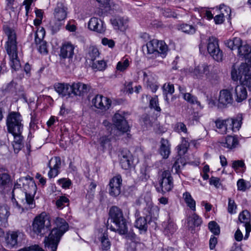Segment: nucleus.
I'll return each mask as SVG.
<instances>
[{"mask_svg": "<svg viewBox=\"0 0 251 251\" xmlns=\"http://www.w3.org/2000/svg\"><path fill=\"white\" fill-rule=\"evenodd\" d=\"M110 21L115 29L119 30L121 31H125L127 28V22L123 18H114L111 19Z\"/></svg>", "mask_w": 251, "mask_h": 251, "instance_id": "7c9ffc66", "label": "nucleus"}, {"mask_svg": "<svg viewBox=\"0 0 251 251\" xmlns=\"http://www.w3.org/2000/svg\"><path fill=\"white\" fill-rule=\"evenodd\" d=\"M251 52V47L248 45L245 44L240 45L238 50V55L241 57L247 58Z\"/></svg>", "mask_w": 251, "mask_h": 251, "instance_id": "c03bdc74", "label": "nucleus"}, {"mask_svg": "<svg viewBox=\"0 0 251 251\" xmlns=\"http://www.w3.org/2000/svg\"><path fill=\"white\" fill-rule=\"evenodd\" d=\"M23 233L19 231H12L7 235L6 238V242L8 247L10 248H12L17 246L18 244V238L23 236Z\"/></svg>", "mask_w": 251, "mask_h": 251, "instance_id": "c756f323", "label": "nucleus"}, {"mask_svg": "<svg viewBox=\"0 0 251 251\" xmlns=\"http://www.w3.org/2000/svg\"><path fill=\"white\" fill-rule=\"evenodd\" d=\"M149 107L151 109H153L157 112H161V109L159 106L158 96L154 95L152 97H150Z\"/></svg>", "mask_w": 251, "mask_h": 251, "instance_id": "37998d69", "label": "nucleus"}, {"mask_svg": "<svg viewBox=\"0 0 251 251\" xmlns=\"http://www.w3.org/2000/svg\"><path fill=\"white\" fill-rule=\"evenodd\" d=\"M160 144L159 153L163 159H167L171 153V144L167 139L163 138L161 139Z\"/></svg>", "mask_w": 251, "mask_h": 251, "instance_id": "bb28decb", "label": "nucleus"}, {"mask_svg": "<svg viewBox=\"0 0 251 251\" xmlns=\"http://www.w3.org/2000/svg\"><path fill=\"white\" fill-rule=\"evenodd\" d=\"M242 44V41L239 37H234L225 42L226 47L231 50H238Z\"/></svg>", "mask_w": 251, "mask_h": 251, "instance_id": "4c0bfd02", "label": "nucleus"}, {"mask_svg": "<svg viewBox=\"0 0 251 251\" xmlns=\"http://www.w3.org/2000/svg\"><path fill=\"white\" fill-rule=\"evenodd\" d=\"M236 205L234 201L230 198L228 199V212L230 214L236 213Z\"/></svg>", "mask_w": 251, "mask_h": 251, "instance_id": "774afa93", "label": "nucleus"}, {"mask_svg": "<svg viewBox=\"0 0 251 251\" xmlns=\"http://www.w3.org/2000/svg\"><path fill=\"white\" fill-rule=\"evenodd\" d=\"M91 86L82 82H73L71 84L72 98L76 97H83L89 91Z\"/></svg>", "mask_w": 251, "mask_h": 251, "instance_id": "4468645a", "label": "nucleus"}, {"mask_svg": "<svg viewBox=\"0 0 251 251\" xmlns=\"http://www.w3.org/2000/svg\"><path fill=\"white\" fill-rule=\"evenodd\" d=\"M92 103L99 112L105 113L111 107L112 100L106 97L97 94L92 100Z\"/></svg>", "mask_w": 251, "mask_h": 251, "instance_id": "f8f14e48", "label": "nucleus"}, {"mask_svg": "<svg viewBox=\"0 0 251 251\" xmlns=\"http://www.w3.org/2000/svg\"><path fill=\"white\" fill-rule=\"evenodd\" d=\"M163 95L165 101L169 102L168 95H172L175 92V87L173 84L171 82H167L163 84L162 87Z\"/></svg>", "mask_w": 251, "mask_h": 251, "instance_id": "e433bc0d", "label": "nucleus"}, {"mask_svg": "<svg viewBox=\"0 0 251 251\" xmlns=\"http://www.w3.org/2000/svg\"><path fill=\"white\" fill-rule=\"evenodd\" d=\"M120 164L123 169L125 170H130L133 166L132 155L130 152L123 155L121 158Z\"/></svg>", "mask_w": 251, "mask_h": 251, "instance_id": "cd10ccee", "label": "nucleus"}, {"mask_svg": "<svg viewBox=\"0 0 251 251\" xmlns=\"http://www.w3.org/2000/svg\"><path fill=\"white\" fill-rule=\"evenodd\" d=\"M192 223L195 226H199L202 223L201 218L196 213H193L191 217L188 218V223Z\"/></svg>", "mask_w": 251, "mask_h": 251, "instance_id": "6e6d98bb", "label": "nucleus"}, {"mask_svg": "<svg viewBox=\"0 0 251 251\" xmlns=\"http://www.w3.org/2000/svg\"><path fill=\"white\" fill-rule=\"evenodd\" d=\"M35 193V189H33L32 192H25L26 202L31 209L34 208L35 206V203L33 202Z\"/></svg>", "mask_w": 251, "mask_h": 251, "instance_id": "49530a36", "label": "nucleus"}, {"mask_svg": "<svg viewBox=\"0 0 251 251\" xmlns=\"http://www.w3.org/2000/svg\"><path fill=\"white\" fill-rule=\"evenodd\" d=\"M54 88L59 96L66 98H72L71 85L66 83H55Z\"/></svg>", "mask_w": 251, "mask_h": 251, "instance_id": "f3484780", "label": "nucleus"}, {"mask_svg": "<svg viewBox=\"0 0 251 251\" xmlns=\"http://www.w3.org/2000/svg\"><path fill=\"white\" fill-rule=\"evenodd\" d=\"M129 66V61L126 58L119 61L116 65V70L121 72H124L128 68Z\"/></svg>", "mask_w": 251, "mask_h": 251, "instance_id": "8fccbe9b", "label": "nucleus"}, {"mask_svg": "<svg viewBox=\"0 0 251 251\" xmlns=\"http://www.w3.org/2000/svg\"><path fill=\"white\" fill-rule=\"evenodd\" d=\"M177 29L185 34L189 35L194 34L197 30V25H190L187 23H182L177 25Z\"/></svg>", "mask_w": 251, "mask_h": 251, "instance_id": "473e14b6", "label": "nucleus"}, {"mask_svg": "<svg viewBox=\"0 0 251 251\" xmlns=\"http://www.w3.org/2000/svg\"><path fill=\"white\" fill-rule=\"evenodd\" d=\"M189 143L184 137L181 138V144L177 146V152L179 154H185L187 151Z\"/></svg>", "mask_w": 251, "mask_h": 251, "instance_id": "603ef678", "label": "nucleus"}, {"mask_svg": "<svg viewBox=\"0 0 251 251\" xmlns=\"http://www.w3.org/2000/svg\"><path fill=\"white\" fill-rule=\"evenodd\" d=\"M240 66H239L238 71L235 68H232L231 72V76L232 79L235 81H237L239 80L240 82V79H242L244 74H242L243 72L240 70Z\"/></svg>", "mask_w": 251, "mask_h": 251, "instance_id": "864d4df0", "label": "nucleus"}, {"mask_svg": "<svg viewBox=\"0 0 251 251\" xmlns=\"http://www.w3.org/2000/svg\"><path fill=\"white\" fill-rule=\"evenodd\" d=\"M18 83L12 79L9 82L3 85L1 88V92L4 95H11L12 96H19L27 101V97L23 86L17 88Z\"/></svg>", "mask_w": 251, "mask_h": 251, "instance_id": "1a4fd4ad", "label": "nucleus"}, {"mask_svg": "<svg viewBox=\"0 0 251 251\" xmlns=\"http://www.w3.org/2000/svg\"><path fill=\"white\" fill-rule=\"evenodd\" d=\"M158 211L159 209L156 206L153 205L151 202L148 201L144 209L143 216L139 217V211H136L135 216L137 218L135 222V227L139 229L140 233L146 232L148 225L152 221L153 217L157 214Z\"/></svg>", "mask_w": 251, "mask_h": 251, "instance_id": "20e7f679", "label": "nucleus"}, {"mask_svg": "<svg viewBox=\"0 0 251 251\" xmlns=\"http://www.w3.org/2000/svg\"><path fill=\"white\" fill-rule=\"evenodd\" d=\"M220 146L226 148L228 151L235 149L239 144L238 137L236 135H227L225 140L219 142Z\"/></svg>", "mask_w": 251, "mask_h": 251, "instance_id": "4be33fe9", "label": "nucleus"}, {"mask_svg": "<svg viewBox=\"0 0 251 251\" xmlns=\"http://www.w3.org/2000/svg\"><path fill=\"white\" fill-rule=\"evenodd\" d=\"M183 198L188 206L193 211H196V201L192 197L191 194L187 192L183 193Z\"/></svg>", "mask_w": 251, "mask_h": 251, "instance_id": "79ce46f5", "label": "nucleus"}, {"mask_svg": "<svg viewBox=\"0 0 251 251\" xmlns=\"http://www.w3.org/2000/svg\"><path fill=\"white\" fill-rule=\"evenodd\" d=\"M109 221L114 226L109 224L107 227L112 231L118 232L120 234H125L127 232L126 221L124 218L122 210L117 206H112L109 210Z\"/></svg>", "mask_w": 251, "mask_h": 251, "instance_id": "39448f33", "label": "nucleus"}, {"mask_svg": "<svg viewBox=\"0 0 251 251\" xmlns=\"http://www.w3.org/2000/svg\"><path fill=\"white\" fill-rule=\"evenodd\" d=\"M11 182V176L7 173H0V186L7 187Z\"/></svg>", "mask_w": 251, "mask_h": 251, "instance_id": "a18cd8bd", "label": "nucleus"}, {"mask_svg": "<svg viewBox=\"0 0 251 251\" xmlns=\"http://www.w3.org/2000/svg\"><path fill=\"white\" fill-rule=\"evenodd\" d=\"M231 167L235 171H237L241 169L244 172L246 168L244 161L242 160L233 161Z\"/></svg>", "mask_w": 251, "mask_h": 251, "instance_id": "5fc2aeb1", "label": "nucleus"}, {"mask_svg": "<svg viewBox=\"0 0 251 251\" xmlns=\"http://www.w3.org/2000/svg\"><path fill=\"white\" fill-rule=\"evenodd\" d=\"M162 15L166 18L176 17V14L169 8H164L163 9Z\"/></svg>", "mask_w": 251, "mask_h": 251, "instance_id": "0e129e2a", "label": "nucleus"}, {"mask_svg": "<svg viewBox=\"0 0 251 251\" xmlns=\"http://www.w3.org/2000/svg\"><path fill=\"white\" fill-rule=\"evenodd\" d=\"M88 54V59L92 61H94L96 59L97 57H99L100 52L96 47L91 46L89 48Z\"/></svg>", "mask_w": 251, "mask_h": 251, "instance_id": "de8ad7c7", "label": "nucleus"}, {"mask_svg": "<svg viewBox=\"0 0 251 251\" xmlns=\"http://www.w3.org/2000/svg\"><path fill=\"white\" fill-rule=\"evenodd\" d=\"M238 219L240 223L244 224L246 229L245 239H247L251 231L250 213L247 210H243L239 214Z\"/></svg>", "mask_w": 251, "mask_h": 251, "instance_id": "aec40b11", "label": "nucleus"}, {"mask_svg": "<svg viewBox=\"0 0 251 251\" xmlns=\"http://www.w3.org/2000/svg\"><path fill=\"white\" fill-rule=\"evenodd\" d=\"M35 43L36 45H39L38 50L40 53L46 54L48 53L47 42L39 38L37 33L35 36Z\"/></svg>", "mask_w": 251, "mask_h": 251, "instance_id": "ea45409f", "label": "nucleus"}, {"mask_svg": "<svg viewBox=\"0 0 251 251\" xmlns=\"http://www.w3.org/2000/svg\"><path fill=\"white\" fill-rule=\"evenodd\" d=\"M240 70L244 74L242 79H240V83L244 87H247L249 91L251 92V74L249 67L246 64L242 63L240 65Z\"/></svg>", "mask_w": 251, "mask_h": 251, "instance_id": "dca6fc26", "label": "nucleus"}, {"mask_svg": "<svg viewBox=\"0 0 251 251\" xmlns=\"http://www.w3.org/2000/svg\"><path fill=\"white\" fill-rule=\"evenodd\" d=\"M140 122L143 128H147L148 127L151 126H152L150 116L147 114L142 115L140 119Z\"/></svg>", "mask_w": 251, "mask_h": 251, "instance_id": "09e8293b", "label": "nucleus"}, {"mask_svg": "<svg viewBox=\"0 0 251 251\" xmlns=\"http://www.w3.org/2000/svg\"><path fill=\"white\" fill-rule=\"evenodd\" d=\"M114 127L122 134L130 131V127L125 116L119 112H116L112 117Z\"/></svg>", "mask_w": 251, "mask_h": 251, "instance_id": "9b49d317", "label": "nucleus"}, {"mask_svg": "<svg viewBox=\"0 0 251 251\" xmlns=\"http://www.w3.org/2000/svg\"><path fill=\"white\" fill-rule=\"evenodd\" d=\"M248 97V93L245 87L241 84L237 85L235 88V99L236 102H241Z\"/></svg>", "mask_w": 251, "mask_h": 251, "instance_id": "c85d7f7f", "label": "nucleus"}, {"mask_svg": "<svg viewBox=\"0 0 251 251\" xmlns=\"http://www.w3.org/2000/svg\"><path fill=\"white\" fill-rule=\"evenodd\" d=\"M111 139L108 136H102L99 139V143L103 149L110 144Z\"/></svg>", "mask_w": 251, "mask_h": 251, "instance_id": "e2e57ef3", "label": "nucleus"}, {"mask_svg": "<svg viewBox=\"0 0 251 251\" xmlns=\"http://www.w3.org/2000/svg\"><path fill=\"white\" fill-rule=\"evenodd\" d=\"M3 30L7 37L4 48L9 57V64L12 73H13L21 68V64L18 57L17 34L15 29L7 25L3 26Z\"/></svg>", "mask_w": 251, "mask_h": 251, "instance_id": "f03ea898", "label": "nucleus"}, {"mask_svg": "<svg viewBox=\"0 0 251 251\" xmlns=\"http://www.w3.org/2000/svg\"><path fill=\"white\" fill-rule=\"evenodd\" d=\"M215 8L219 11V14L221 16H223L224 18H226L228 22L230 21L231 19V9L229 6L222 3L218 6H216Z\"/></svg>", "mask_w": 251, "mask_h": 251, "instance_id": "72a5a7b5", "label": "nucleus"}, {"mask_svg": "<svg viewBox=\"0 0 251 251\" xmlns=\"http://www.w3.org/2000/svg\"><path fill=\"white\" fill-rule=\"evenodd\" d=\"M237 188H249L251 185L249 181H246L244 179H239L237 182Z\"/></svg>", "mask_w": 251, "mask_h": 251, "instance_id": "69168bd1", "label": "nucleus"}, {"mask_svg": "<svg viewBox=\"0 0 251 251\" xmlns=\"http://www.w3.org/2000/svg\"><path fill=\"white\" fill-rule=\"evenodd\" d=\"M54 223L56 226L51 230L48 236L45 237L44 241L45 248L50 249L51 251H56L61 237L69 228L68 224L63 218H57Z\"/></svg>", "mask_w": 251, "mask_h": 251, "instance_id": "7ed1b4c3", "label": "nucleus"}, {"mask_svg": "<svg viewBox=\"0 0 251 251\" xmlns=\"http://www.w3.org/2000/svg\"><path fill=\"white\" fill-rule=\"evenodd\" d=\"M233 99L231 92L227 89H223L220 91L218 99V107L225 108L227 104L233 103Z\"/></svg>", "mask_w": 251, "mask_h": 251, "instance_id": "2eb2a0df", "label": "nucleus"}, {"mask_svg": "<svg viewBox=\"0 0 251 251\" xmlns=\"http://www.w3.org/2000/svg\"><path fill=\"white\" fill-rule=\"evenodd\" d=\"M147 49V55L148 59H154L160 57L165 58L169 50L168 45L163 40L152 39L148 42L143 48Z\"/></svg>", "mask_w": 251, "mask_h": 251, "instance_id": "0eeeda50", "label": "nucleus"}, {"mask_svg": "<svg viewBox=\"0 0 251 251\" xmlns=\"http://www.w3.org/2000/svg\"><path fill=\"white\" fill-rule=\"evenodd\" d=\"M215 123L217 128L218 129L219 133L220 134L226 133L229 127L227 119L222 120L218 118L215 121Z\"/></svg>", "mask_w": 251, "mask_h": 251, "instance_id": "58836bf2", "label": "nucleus"}, {"mask_svg": "<svg viewBox=\"0 0 251 251\" xmlns=\"http://www.w3.org/2000/svg\"><path fill=\"white\" fill-rule=\"evenodd\" d=\"M89 29L99 33L105 32L106 27L103 21L96 17L91 18L88 24Z\"/></svg>", "mask_w": 251, "mask_h": 251, "instance_id": "6ab92c4d", "label": "nucleus"}, {"mask_svg": "<svg viewBox=\"0 0 251 251\" xmlns=\"http://www.w3.org/2000/svg\"><path fill=\"white\" fill-rule=\"evenodd\" d=\"M67 7L62 2H58L54 9V18L58 22L64 21L67 18Z\"/></svg>", "mask_w": 251, "mask_h": 251, "instance_id": "b1692460", "label": "nucleus"}, {"mask_svg": "<svg viewBox=\"0 0 251 251\" xmlns=\"http://www.w3.org/2000/svg\"><path fill=\"white\" fill-rule=\"evenodd\" d=\"M122 176L118 174L111 178L109 182L110 188H121L122 186Z\"/></svg>", "mask_w": 251, "mask_h": 251, "instance_id": "a19ab883", "label": "nucleus"}, {"mask_svg": "<svg viewBox=\"0 0 251 251\" xmlns=\"http://www.w3.org/2000/svg\"><path fill=\"white\" fill-rule=\"evenodd\" d=\"M75 46L70 42L63 43L60 47L58 53L60 63L64 64L65 66L69 67L73 62L74 55Z\"/></svg>", "mask_w": 251, "mask_h": 251, "instance_id": "6e6552de", "label": "nucleus"}, {"mask_svg": "<svg viewBox=\"0 0 251 251\" xmlns=\"http://www.w3.org/2000/svg\"><path fill=\"white\" fill-rule=\"evenodd\" d=\"M13 188H37V186L33 178L27 176L18 179Z\"/></svg>", "mask_w": 251, "mask_h": 251, "instance_id": "a211bd4d", "label": "nucleus"}, {"mask_svg": "<svg viewBox=\"0 0 251 251\" xmlns=\"http://www.w3.org/2000/svg\"><path fill=\"white\" fill-rule=\"evenodd\" d=\"M10 208L6 204L0 205V226H8V218L10 215Z\"/></svg>", "mask_w": 251, "mask_h": 251, "instance_id": "393cba45", "label": "nucleus"}, {"mask_svg": "<svg viewBox=\"0 0 251 251\" xmlns=\"http://www.w3.org/2000/svg\"><path fill=\"white\" fill-rule=\"evenodd\" d=\"M159 184L161 188H173V178L169 171L163 172L161 178L159 180Z\"/></svg>", "mask_w": 251, "mask_h": 251, "instance_id": "5701e85b", "label": "nucleus"}, {"mask_svg": "<svg viewBox=\"0 0 251 251\" xmlns=\"http://www.w3.org/2000/svg\"><path fill=\"white\" fill-rule=\"evenodd\" d=\"M164 234L168 237H170L176 230V226L172 221L169 220L167 222H164Z\"/></svg>", "mask_w": 251, "mask_h": 251, "instance_id": "f704fd0d", "label": "nucleus"}, {"mask_svg": "<svg viewBox=\"0 0 251 251\" xmlns=\"http://www.w3.org/2000/svg\"><path fill=\"white\" fill-rule=\"evenodd\" d=\"M184 99L191 104H197L198 106H201V102L198 101L197 98L191 95L190 93H186L183 96Z\"/></svg>", "mask_w": 251, "mask_h": 251, "instance_id": "3c124183", "label": "nucleus"}, {"mask_svg": "<svg viewBox=\"0 0 251 251\" xmlns=\"http://www.w3.org/2000/svg\"><path fill=\"white\" fill-rule=\"evenodd\" d=\"M207 50L210 55L217 62H222L224 58V52L220 49L218 39L214 36L209 37Z\"/></svg>", "mask_w": 251, "mask_h": 251, "instance_id": "9d476101", "label": "nucleus"}, {"mask_svg": "<svg viewBox=\"0 0 251 251\" xmlns=\"http://www.w3.org/2000/svg\"><path fill=\"white\" fill-rule=\"evenodd\" d=\"M190 75L195 79L208 78L210 75L209 66L206 64L199 65L194 68H189Z\"/></svg>", "mask_w": 251, "mask_h": 251, "instance_id": "ddd939ff", "label": "nucleus"}, {"mask_svg": "<svg viewBox=\"0 0 251 251\" xmlns=\"http://www.w3.org/2000/svg\"><path fill=\"white\" fill-rule=\"evenodd\" d=\"M185 154H178L174 158V163L173 164V168L175 169L176 173L179 174L180 172L181 169L184 167L186 164V161L183 155Z\"/></svg>", "mask_w": 251, "mask_h": 251, "instance_id": "2f4dec72", "label": "nucleus"}, {"mask_svg": "<svg viewBox=\"0 0 251 251\" xmlns=\"http://www.w3.org/2000/svg\"><path fill=\"white\" fill-rule=\"evenodd\" d=\"M242 120L241 117H238L235 119H227L229 126L228 129H231L233 132L239 130L242 124Z\"/></svg>", "mask_w": 251, "mask_h": 251, "instance_id": "c9c22d12", "label": "nucleus"}, {"mask_svg": "<svg viewBox=\"0 0 251 251\" xmlns=\"http://www.w3.org/2000/svg\"><path fill=\"white\" fill-rule=\"evenodd\" d=\"M50 230V217L45 212H42L34 219L30 234L32 237L35 236L43 237Z\"/></svg>", "mask_w": 251, "mask_h": 251, "instance_id": "423d86ee", "label": "nucleus"}, {"mask_svg": "<svg viewBox=\"0 0 251 251\" xmlns=\"http://www.w3.org/2000/svg\"><path fill=\"white\" fill-rule=\"evenodd\" d=\"M174 130L177 132H183L185 133H187V128L186 125L182 122H177L175 125Z\"/></svg>", "mask_w": 251, "mask_h": 251, "instance_id": "680f3d73", "label": "nucleus"}, {"mask_svg": "<svg viewBox=\"0 0 251 251\" xmlns=\"http://www.w3.org/2000/svg\"><path fill=\"white\" fill-rule=\"evenodd\" d=\"M146 84L147 87L150 88L152 93H155L159 88L158 83L153 79L148 78Z\"/></svg>", "mask_w": 251, "mask_h": 251, "instance_id": "4d7b16f0", "label": "nucleus"}, {"mask_svg": "<svg viewBox=\"0 0 251 251\" xmlns=\"http://www.w3.org/2000/svg\"><path fill=\"white\" fill-rule=\"evenodd\" d=\"M69 199L65 196H61L56 201L57 208L62 209L65 203L69 202Z\"/></svg>", "mask_w": 251, "mask_h": 251, "instance_id": "338daca9", "label": "nucleus"}, {"mask_svg": "<svg viewBox=\"0 0 251 251\" xmlns=\"http://www.w3.org/2000/svg\"><path fill=\"white\" fill-rule=\"evenodd\" d=\"M99 239L100 242V248L103 251H109L111 247L108 233L107 229L101 232L99 235Z\"/></svg>", "mask_w": 251, "mask_h": 251, "instance_id": "a878e982", "label": "nucleus"}, {"mask_svg": "<svg viewBox=\"0 0 251 251\" xmlns=\"http://www.w3.org/2000/svg\"><path fill=\"white\" fill-rule=\"evenodd\" d=\"M57 184L62 188H69L72 184L71 179L68 178H61L57 181Z\"/></svg>", "mask_w": 251, "mask_h": 251, "instance_id": "bf43d9fd", "label": "nucleus"}, {"mask_svg": "<svg viewBox=\"0 0 251 251\" xmlns=\"http://www.w3.org/2000/svg\"><path fill=\"white\" fill-rule=\"evenodd\" d=\"M54 164L52 166L50 164L52 159L48 163V167L50 168L48 176L50 179L54 178L60 173V169L61 166V158L59 156H55L54 157Z\"/></svg>", "mask_w": 251, "mask_h": 251, "instance_id": "412c9836", "label": "nucleus"}, {"mask_svg": "<svg viewBox=\"0 0 251 251\" xmlns=\"http://www.w3.org/2000/svg\"><path fill=\"white\" fill-rule=\"evenodd\" d=\"M7 7L8 9H10L12 11L16 12H20V11L21 9L22 5H21L20 7H18V5L14 6L16 5L15 3V0H6Z\"/></svg>", "mask_w": 251, "mask_h": 251, "instance_id": "052dcab7", "label": "nucleus"}, {"mask_svg": "<svg viewBox=\"0 0 251 251\" xmlns=\"http://www.w3.org/2000/svg\"><path fill=\"white\" fill-rule=\"evenodd\" d=\"M6 126L7 133L11 134L14 138L12 145L14 151L18 153L24 147V120L22 115L18 111L9 112L6 118Z\"/></svg>", "mask_w": 251, "mask_h": 251, "instance_id": "f257e3e1", "label": "nucleus"}, {"mask_svg": "<svg viewBox=\"0 0 251 251\" xmlns=\"http://www.w3.org/2000/svg\"><path fill=\"white\" fill-rule=\"evenodd\" d=\"M208 228L210 231L216 235H218L220 233V227L215 221H211L209 223Z\"/></svg>", "mask_w": 251, "mask_h": 251, "instance_id": "13d9d810", "label": "nucleus"}]
</instances>
